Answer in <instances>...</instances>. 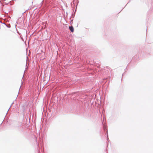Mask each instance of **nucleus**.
<instances>
[{"label": "nucleus", "instance_id": "nucleus-1", "mask_svg": "<svg viewBox=\"0 0 153 153\" xmlns=\"http://www.w3.org/2000/svg\"><path fill=\"white\" fill-rule=\"evenodd\" d=\"M69 29L71 32H73L74 31V29L72 26L69 27Z\"/></svg>", "mask_w": 153, "mask_h": 153}]
</instances>
